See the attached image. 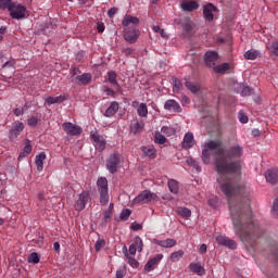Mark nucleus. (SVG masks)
I'll return each instance as SVG.
<instances>
[{
	"label": "nucleus",
	"mask_w": 278,
	"mask_h": 278,
	"mask_svg": "<svg viewBox=\"0 0 278 278\" xmlns=\"http://www.w3.org/2000/svg\"><path fill=\"white\" fill-rule=\"evenodd\" d=\"M239 121H240V123L247 124V123H249V116H247V114H244V112L240 111L239 112Z\"/></svg>",
	"instance_id": "obj_46"
},
{
	"label": "nucleus",
	"mask_w": 278,
	"mask_h": 278,
	"mask_svg": "<svg viewBox=\"0 0 278 278\" xmlns=\"http://www.w3.org/2000/svg\"><path fill=\"white\" fill-rule=\"evenodd\" d=\"M187 164L195 168L197 173H201V166H199V163L194 159H187Z\"/></svg>",
	"instance_id": "obj_36"
},
{
	"label": "nucleus",
	"mask_w": 278,
	"mask_h": 278,
	"mask_svg": "<svg viewBox=\"0 0 278 278\" xmlns=\"http://www.w3.org/2000/svg\"><path fill=\"white\" fill-rule=\"evenodd\" d=\"M102 247H105V240L99 239L94 244L96 251H101Z\"/></svg>",
	"instance_id": "obj_47"
},
{
	"label": "nucleus",
	"mask_w": 278,
	"mask_h": 278,
	"mask_svg": "<svg viewBox=\"0 0 278 278\" xmlns=\"http://www.w3.org/2000/svg\"><path fill=\"white\" fill-rule=\"evenodd\" d=\"M241 94H242L243 97H247V96L251 94V88H249V87H243V89H242V91H241Z\"/></svg>",
	"instance_id": "obj_55"
},
{
	"label": "nucleus",
	"mask_w": 278,
	"mask_h": 278,
	"mask_svg": "<svg viewBox=\"0 0 278 278\" xmlns=\"http://www.w3.org/2000/svg\"><path fill=\"white\" fill-rule=\"evenodd\" d=\"M97 186L100 194V204L108 205V203H110V193L108 190V178L105 177L98 178Z\"/></svg>",
	"instance_id": "obj_4"
},
{
	"label": "nucleus",
	"mask_w": 278,
	"mask_h": 278,
	"mask_svg": "<svg viewBox=\"0 0 278 278\" xmlns=\"http://www.w3.org/2000/svg\"><path fill=\"white\" fill-rule=\"evenodd\" d=\"M273 210H274V214L278 216V198L274 201Z\"/></svg>",
	"instance_id": "obj_56"
},
{
	"label": "nucleus",
	"mask_w": 278,
	"mask_h": 278,
	"mask_svg": "<svg viewBox=\"0 0 278 278\" xmlns=\"http://www.w3.org/2000/svg\"><path fill=\"white\" fill-rule=\"evenodd\" d=\"M231 68V65L229 63H222L219 65H215L213 67L214 73H217L219 75L225 74L226 71H229Z\"/></svg>",
	"instance_id": "obj_26"
},
{
	"label": "nucleus",
	"mask_w": 278,
	"mask_h": 278,
	"mask_svg": "<svg viewBox=\"0 0 278 278\" xmlns=\"http://www.w3.org/2000/svg\"><path fill=\"white\" fill-rule=\"evenodd\" d=\"M164 108L165 110H173V108H175V100H167Z\"/></svg>",
	"instance_id": "obj_49"
},
{
	"label": "nucleus",
	"mask_w": 278,
	"mask_h": 278,
	"mask_svg": "<svg viewBox=\"0 0 278 278\" xmlns=\"http://www.w3.org/2000/svg\"><path fill=\"white\" fill-rule=\"evenodd\" d=\"M24 112L25 111L23 109L17 108L13 111V114H15V116H23Z\"/></svg>",
	"instance_id": "obj_54"
},
{
	"label": "nucleus",
	"mask_w": 278,
	"mask_h": 278,
	"mask_svg": "<svg viewBox=\"0 0 278 278\" xmlns=\"http://www.w3.org/2000/svg\"><path fill=\"white\" fill-rule=\"evenodd\" d=\"M199 8H200L199 2L194 0L182 1L180 3V9L182 10V12H194L195 10H199Z\"/></svg>",
	"instance_id": "obj_15"
},
{
	"label": "nucleus",
	"mask_w": 278,
	"mask_h": 278,
	"mask_svg": "<svg viewBox=\"0 0 278 278\" xmlns=\"http://www.w3.org/2000/svg\"><path fill=\"white\" fill-rule=\"evenodd\" d=\"M77 73H79V68H78V67H74V68L71 71L72 77H75V75H77Z\"/></svg>",
	"instance_id": "obj_63"
},
{
	"label": "nucleus",
	"mask_w": 278,
	"mask_h": 278,
	"mask_svg": "<svg viewBox=\"0 0 278 278\" xmlns=\"http://www.w3.org/2000/svg\"><path fill=\"white\" fill-rule=\"evenodd\" d=\"M230 214L236 236L245 244H253L260 238V226L253 220L249 203L229 202Z\"/></svg>",
	"instance_id": "obj_2"
},
{
	"label": "nucleus",
	"mask_w": 278,
	"mask_h": 278,
	"mask_svg": "<svg viewBox=\"0 0 278 278\" xmlns=\"http://www.w3.org/2000/svg\"><path fill=\"white\" fill-rule=\"evenodd\" d=\"M162 260H164V255L156 254L154 257H152L151 260H149L147 262V264L144 265V271L151 273L152 270H155L157 268V265L160 264V262H162Z\"/></svg>",
	"instance_id": "obj_12"
},
{
	"label": "nucleus",
	"mask_w": 278,
	"mask_h": 278,
	"mask_svg": "<svg viewBox=\"0 0 278 278\" xmlns=\"http://www.w3.org/2000/svg\"><path fill=\"white\" fill-rule=\"evenodd\" d=\"M90 138L93 142V147L96 148V151L103 153V151H105V144H106L103 136L99 135L98 132H93L90 135Z\"/></svg>",
	"instance_id": "obj_8"
},
{
	"label": "nucleus",
	"mask_w": 278,
	"mask_h": 278,
	"mask_svg": "<svg viewBox=\"0 0 278 278\" xmlns=\"http://www.w3.org/2000/svg\"><path fill=\"white\" fill-rule=\"evenodd\" d=\"M181 103L182 105H188L190 103V98L187 96H181Z\"/></svg>",
	"instance_id": "obj_57"
},
{
	"label": "nucleus",
	"mask_w": 278,
	"mask_h": 278,
	"mask_svg": "<svg viewBox=\"0 0 278 278\" xmlns=\"http://www.w3.org/2000/svg\"><path fill=\"white\" fill-rule=\"evenodd\" d=\"M106 169L111 175L118 172V165L121 164V155L113 153L106 160Z\"/></svg>",
	"instance_id": "obj_7"
},
{
	"label": "nucleus",
	"mask_w": 278,
	"mask_h": 278,
	"mask_svg": "<svg viewBox=\"0 0 278 278\" xmlns=\"http://www.w3.org/2000/svg\"><path fill=\"white\" fill-rule=\"evenodd\" d=\"M143 129H144V122L143 121L135 122V123L130 124V131L135 136H138V134H142Z\"/></svg>",
	"instance_id": "obj_23"
},
{
	"label": "nucleus",
	"mask_w": 278,
	"mask_h": 278,
	"mask_svg": "<svg viewBox=\"0 0 278 278\" xmlns=\"http://www.w3.org/2000/svg\"><path fill=\"white\" fill-rule=\"evenodd\" d=\"M207 203H208L210 207L216 208L218 200L216 198H211V199H208Z\"/></svg>",
	"instance_id": "obj_51"
},
{
	"label": "nucleus",
	"mask_w": 278,
	"mask_h": 278,
	"mask_svg": "<svg viewBox=\"0 0 278 278\" xmlns=\"http://www.w3.org/2000/svg\"><path fill=\"white\" fill-rule=\"evenodd\" d=\"M182 147L184 149H192V147H194V135L191 132L186 134L182 141Z\"/></svg>",
	"instance_id": "obj_24"
},
{
	"label": "nucleus",
	"mask_w": 278,
	"mask_h": 278,
	"mask_svg": "<svg viewBox=\"0 0 278 278\" xmlns=\"http://www.w3.org/2000/svg\"><path fill=\"white\" fill-rule=\"evenodd\" d=\"M124 54L129 58V55H132L134 54V49L131 48H126L124 49Z\"/></svg>",
	"instance_id": "obj_58"
},
{
	"label": "nucleus",
	"mask_w": 278,
	"mask_h": 278,
	"mask_svg": "<svg viewBox=\"0 0 278 278\" xmlns=\"http://www.w3.org/2000/svg\"><path fill=\"white\" fill-rule=\"evenodd\" d=\"M116 77H117L116 72L114 71L108 72V81H110V84L115 87L117 92H121V85L118 84V80L116 79Z\"/></svg>",
	"instance_id": "obj_20"
},
{
	"label": "nucleus",
	"mask_w": 278,
	"mask_h": 278,
	"mask_svg": "<svg viewBox=\"0 0 278 278\" xmlns=\"http://www.w3.org/2000/svg\"><path fill=\"white\" fill-rule=\"evenodd\" d=\"M66 101V97L59 96V97H48L45 100L46 105H53L55 103H64Z\"/></svg>",
	"instance_id": "obj_25"
},
{
	"label": "nucleus",
	"mask_w": 278,
	"mask_h": 278,
	"mask_svg": "<svg viewBox=\"0 0 278 278\" xmlns=\"http://www.w3.org/2000/svg\"><path fill=\"white\" fill-rule=\"evenodd\" d=\"M142 151L148 157H155V148H142Z\"/></svg>",
	"instance_id": "obj_40"
},
{
	"label": "nucleus",
	"mask_w": 278,
	"mask_h": 278,
	"mask_svg": "<svg viewBox=\"0 0 278 278\" xmlns=\"http://www.w3.org/2000/svg\"><path fill=\"white\" fill-rule=\"evenodd\" d=\"M190 270L191 273H195L197 275H205V268H203V266H201V263H193L190 264Z\"/></svg>",
	"instance_id": "obj_27"
},
{
	"label": "nucleus",
	"mask_w": 278,
	"mask_h": 278,
	"mask_svg": "<svg viewBox=\"0 0 278 278\" xmlns=\"http://www.w3.org/2000/svg\"><path fill=\"white\" fill-rule=\"evenodd\" d=\"M118 108H119L118 102L116 101L111 102L110 106L104 112V116H106V118H112V116H114V114L118 112Z\"/></svg>",
	"instance_id": "obj_22"
},
{
	"label": "nucleus",
	"mask_w": 278,
	"mask_h": 278,
	"mask_svg": "<svg viewBox=\"0 0 278 278\" xmlns=\"http://www.w3.org/2000/svg\"><path fill=\"white\" fill-rule=\"evenodd\" d=\"M176 213L182 218H190L192 216V211H190L188 207H178Z\"/></svg>",
	"instance_id": "obj_30"
},
{
	"label": "nucleus",
	"mask_w": 278,
	"mask_h": 278,
	"mask_svg": "<svg viewBox=\"0 0 278 278\" xmlns=\"http://www.w3.org/2000/svg\"><path fill=\"white\" fill-rule=\"evenodd\" d=\"M200 253L203 255L205 253H207V244L203 243L200 247Z\"/></svg>",
	"instance_id": "obj_60"
},
{
	"label": "nucleus",
	"mask_w": 278,
	"mask_h": 278,
	"mask_svg": "<svg viewBox=\"0 0 278 278\" xmlns=\"http://www.w3.org/2000/svg\"><path fill=\"white\" fill-rule=\"evenodd\" d=\"M216 242L222 244L223 247H228V249H237L238 247L236 241L225 237L224 235H218L216 237Z\"/></svg>",
	"instance_id": "obj_16"
},
{
	"label": "nucleus",
	"mask_w": 278,
	"mask_h": 278,
	"mask_svg": "<svg viewBox=\"0 0 278 278\" xmlns=\"http://www.w3.org/2000/svg\"><path fill=\"white\" fill-rule=\"evenodd\" d=\"M204 62L208 68H214L216 66V62H218V52L216 51H207L204 54Z\"/></svg>",
	"instance_id": "obj_14"
},
{
	"label": "nucleus",
	"mask_w": 278,
	"mask_h": 278,
	"mask_svg": "<svg viewBox=\"0 0 278 278\" xmlns=\"http://www.w3.org/2000/svg\"><path fill=\"white\" fill-rule=\"evenodd\" d=\"M127 275V269L125 267H121L116 271V278H124Z\"/></svg>",
	"instance_id": "obj_45"
},
{
	"label": "nucleus",
	"mask_w": 278,
	"mask_h": 278,
	"mask_svg": "<svg viewBox=\"0 0 278 278\" xmlns=\"http://www.w3.org/2000/svg\"><path fill=\"white\" fill-rule=\"evenodd\" d=\"M162 134H164V136H173L175 134V128H170L168 126H163L161 129Z\"/></svg>",
	"instance_id": "obj_38"
},
{
	"label": "nucleus",
	"mask_w": 278,
	"mask_h": 278,
	"mask_svg": "<svg viewBox=\"0 0 278 278\" xmlns=\"http://www.w3.org/2000/svg\"><path fill=\"white\" fill-rule=\"evenodd\" d=\"M218 12V8L214 5L213 3H207L203 5V16L204 20L207 21V23H212L214 21V14Z\"/></svg>",
	"instance_id": "obj_11"
},
{
	"label": "nucleus",
	"mask_w": 278,
	"mask_h": 278,
	"mask_svg": "<svg viewBox=\"0 0 278 278\" xmlns=\"http://www.w3.org/2000/svg\"><path fill=\"white\" fill-rule=\"evenodd\" d=\"M27 155H29V153H31V141L26 140L25 142V147L23 150Z\"/></svg>",
	"instance_id": "obj_48"
},
{
	"label": "nucleus",
	"mask_w": 278,
	"mask_h": 278,
	"mask_svg": "<svg viewBox=\"0 0 278 278\" xmlns=\"http://www.w3.org/2000/svg\"><path fill=\"white\" fill-rule=\"evenodd\" d=\"M129 216H131V210L125 208L122 211L119 218H121V220H127V218H129Z\"/></svg>",
	"instance_id": "obj_41"
},
{
	"label": "nucleus",
	"mask_w": 278,
	"mask_h": 278,
	"mask_svg": "<svg viewBox=\"0 0 278 278\" xmlns=\"http://www.w3.org/2000/svg\"><path fill=\"white\" fill-rule=\"evenodd\" d=\"M90 201V193L84 191L78 195L77 201L74 204L76 212H81L86 208V203Z\"/></svg>",
	"instance_id": "obj_10"
},
{
	"label": "nucleus",
	"mask_w": 278,
	"mask_h": 278,
	"mask_svg": "<svg viewBox=\"0 0 278 278\" xmlns=\"http://www.w3.org/2000/svg\"><path fill=\"white\" fill-rule=\"evenodd\" d=\"M175 257H176V258H177V257H179V258L184 257V251H178V252H176V253H175Z\"/></svg>",
	"instance_id": "obj_64"
},
{
	"label": "nucleus",
	"mask_w": 278,
	"mask_h": 278,
	"mask_svg": "<svg viewBox=\"0 0 278 278\" xmlns=\"http://www.w3.org/2000/svg\"><path fill=\"white\" fill-rule=\"evenodd\" d=\"M155 244L159 247H163V249H170L175 244V240L173 239H165V240H156Z\"/></svg>",
	"instance_id": "obj_28"
},
{
	"label": "nucleus",
	"mask_w": 278,
	"mask_h": 278,
	"mask_svg": "<svg viewBox=\"0 0 278 278\" xmlns=\"http://www.w3.org/2000/svg\"><path fill=\"white\" fill-rule=\"evenodd\" d=\"M136 251H138V250H137L136 247L132 245V243H131L130 247H129V254H130V255H135V254H136Z\"/></svg>",
	"instance_id": "obj_61"
},
{
	"label": "nucleus",
	"mask_w": 278,
	"mask_h": 278,
	"mask_svg": "<svg viewBox=\"0 0 278 278\" xmlns=\"http://www.w3.org/2000/svg\"><path fill=\"white\" fill-rule=\"evenodd\" d=\"M222 144L223 142L220 140H211L204 143L202 161L204 164H208L212 155L211 151H215V170L219 175L217 182L223 194L228 199L237 194L244 197L249 194V188L242 184H238L236 178H232L235 175H240L242 170L240 161H227L239 160V157H242L244 150L240 146H232L225 152V148Z\"/></svg>",
	"instance_id": "obj_1"
},
{
	"label": "nucleus",
	"mask_w": 278,
	"mask_h": 278,
	"mask_svg": "<svg viewBox=\"0 0 278 278\" xmlns=\"http://www.w3.org/2000/svg\"><path fill=\"white\" fill-rule=\"evenodd\" d=\"M9 12L11 18H14L15 21L27 18V8H25L23 4L12 2V4L9 7Z\"/></svg>",
	"instance_id": "obj_5"
},
{
	"label": "nucleus",
	"mask_w": 278,
	"mask_h": 278,
	"mask_svg": "<svg viewBox=\"0 0 278 278\" xmlns=\"http://www.w3.org/2000/svg\"><path fill=\"white\" fill-rule=\"evenodd\" d=\"M140 229H142V225H140V224H132L131 225V230L132 231H140Z\"/></svg>",
	"instance_id": "obj_59"
},
{
	"label": "nucleus",
	"mask_w": 278,
	"mask_h": 278,
	"mask_svg": "<svg viewBox=\"0 0 278 278\" xmlns=\"http://www.w3.org/2000/svg\"><path fill=\"white\" fill-rule=\"evenodd\" d=\"M265 178L268 184H277L278 181V169H268L265 173Z\"/></svg>",
	"instance_id": "obj_21"
},
{
	"label": "nucleus",
	"mask_w": 278,
	"mask_h": 278,
	"mask_svg": "<svg viewBox=\"0 0 278 278\" xmlns=\"http://www.w3.org/2000/svg\"><path fill=\"white\" fill-rule=\"evenodd\" d=\"M12 0H0V10H9L10 5H12Z\"/></svg>",
	"instance_id": "obj_39"
},
{
	"label": "nucleus",
	"mask_w": 278,
	"mask_h": 278,
	"mask_svg": "<svg viewBox=\"0 0 278 278\" xmlns=\"http://www.w3.org/2000/svg\"><path fill=\"white\" fill-rule=\"evenodd\" d=\"M72 81H74L78 86H88V84L92 81V74L85 73L83 75H78Z\"/></svg>",
	"instance_id": "obj_17"
},
{
	"label": "nucleus",
	"mask_w": 278,
	"mask_h": 278,
	"mask_svg": "<svg viewBox=\"0 0 278 278\" xmlns=\"http://www.w3.org/2000/svg\"><path fill=\"white\" fill-rule=\"evenodd\" d=\"M167 186H168L170 192H175V180L174 179L168 180Z\"/></svg>",
	"instance_id": "obj_53"
},
{
	"label": "nucleus",
	"mask_w": 278,
	"mask_h": 278,
	"mask_svg": "<svg viewBox=\"0 0 278 278\" xmlns=\"http://www.w3.org/2000/svg\"><path fill=\"white\" fill-rule=\"evenodd\" d=\"M102 90L105 92L108 97H115L116 91L108 86H103Z\"/></svg>",
	"instance_id": "obj_44"
},
{
	"label": "nucleus",
	"mask_w": 278,
	"mask_h": 278,
	"mask_svg": "<svg viewBox=\"0 0 278 278\" xmlns=\"http://www.w3.org/2000/svg\"><path fill=\"white\" fill-rule=\"evenodd\" d=\"M112 212H114V203H110L109 208L104 211L105 223L112 218Z\"/></svg>",
	"instance_id": "obj_34"
},
{
	"label": "nucleus",
	"mask_w": 278,
	"mask_h": 278,
	"mask_svg": "<svg viewBox=\"0 0 278 278\" xmlns=\"http://www.w3.org/2000/svg\"><path fill=\"white\" fill-rule=\"evenodd\" d=\"M132 245L135 247V249H136L139 253H142V247H144V244L142 243V238H140V237H135V238H134Z\"/></svg>",
	"instance_id": "obj_32"
},
{
	"label": "nucleus",
	"mask_w": 278,
	"mask_h": 278,
	"mask_svg": "<svg viewBox=\"0 0 278 278\" xmlns=\"http://www.w3.org/2000/svg\"><path fill=\"white\" fill-rule=\"evenodd\" d=\"M257 55H260L257 50H249L244 53L245 60H257Z\"/></svg>",
	"instance_id": "obj_33"
},
{
	"label": "nucleus",
	"mask_w": 278,
	"mask_h": 278,
	"mask_svg": "<svg viewBox=\"0 0 278 278\" xmlns=\"http://www.w3.org/2000/svg\"><path fill=\"white\" fill-rule=\"evenodd\" d=\"M38 125V117L37 116H30L27 121L28 127H36Z\"/></svg>",
	"instance_id": "obj_43"
},
{
	"label": "nucleus",
	"mask_w": 278,
	"mask_h": 278,
	"mask_svg": "<svg viewBox=\"0 0 278 278\" xmlns=\"http://www.w3.org/2000/svg\"><path fill=\"white\" fill-rule=\"evenodd\" d=\"M63 130L67 136H81V127L71 123V122H65L62 124Z\"/></svg>",
	"instance_id": "obj_9"
},
{
	"label": "nucleus",
	"mask_w": 278,
	"mask_h": 278,
	"mask_svg": "<svg viewBox=\"0 0 278 278\" xmlns=\"http://www.w3.org/2000/svg\"><path fill=\"white\" fill-rule=\"evenodd\" d=\"M151 201H157V194L151 192L150 190L142 191L134 199V203L137 205H144L147 203H151Z\"/></svg>",
	"instance_id": "obj_6"
},
{
	"label": "nucleus",
	"mask_w": 278,
	"mask_h": 278,
	"mask_svg": "<svg viewBox=\"0 0 278 278\" xmlns=\"http://www.w3.org/2000/svg\"><path fill=\"white\" fill-rule=\"evenodd\" d=\"M138 23H140V20L131 15H126L122 21L123 27H126L124 29V40L129 42V45H136V42H138V38H140V29L136 28V26H129L138 25Z\"/></svg>",
	"instance_id": "obj_3"
},
{
	"label": "nucleus",
	"mask_w": 278,
	"mask_h": 278,
	"mask_svg": "<svg viewBox=\"0 0 278 278\" xmlns=\"http://www.w3.org/2000/svg\"><path fill=\"white\" fill-rule=\"evenodd\" d=\"M28 263L29 264H40V256H38V253L33 252L28 256Z\"/></svg>",
	"instance_id": "obj_35"
},
{
	"label": "nucleus",
	"mask_w": 278,
	"mask_h": 278,
	"mask_svg": "<svg viewBox=\"0 0 278 278\" xmlns=\"http://www.w3.org/2000/svg\"><path fill=\"white\" fill-rule=\"evenodd\" d=\"M116 12H118V9H117V8H111V9L108 11V16H109V18H114Z\"/></svg>",
	"instance_id": "obj_52"
},
{
	"label": "nucleus",
	"mask_w": 278,
	"mask_h": 278,
	"mask_svg": "<svg viewBox=\"0 0 278 278\" xmlns=\"http://www.w3.org/2000/svg\"><path fill=\"white\" fill-rule=\"evenodd\" d=\"M138 116L141 118H147L149 115V108H147V103H140L139 108L137 109Z\"/></svg>",
	"instance_id": "obj_29"
},
{
	"label": "nucleus",
	"mask_w": 278,
	"mask_h": 278,
	"mask_svg": "<svg viewBox=\"0 0 278 278\" xmlns=\"http://www.w3.org/2000/svg\"><path fill=\"white\" fill-rule=\"evenodd\" d=\"M125 257H127L128 264L131 266V268H138V266H140V263H138L136 258L129 256L127 253H125Z\"/></svg>",
	"instance_id": "obj_37"
},
{
	"label": "nucleus",
	"mask_w": 278,
	"mask_h": 278,
	"mask_svg": "<svg viewBox=\"0 0 278 278\" xmlns=\"http://www.w3.org/2000/svg\"><path fill=\"white\" fill-rule=\"evenodd\" d=\"M271 53L273 55H276V58L278 56V41H274L271 45Z\"/></svg>",
	"instance_id": "obj_50"
},
{
	"label": "nucleus",
	"mask_w": 278,
	"mask_h": 278,
	"mask_svg": "<svg viewBox=\"0 0 278 278\" xmlns=\"http://www.w3.org/2000/svg\"><path fill=\"white\" fill-rule=\"evenodd\" d=\"M186 88H188V90H190V92H192V94H197L198 92L201 91V86H199V84L192 83V81H187Z\"/></svg>",
	"instance_id": "obj_31"
},
{
	"label": "nucleus",
	"mask_w": 278,
	"mask_h": 278,
	"mask_svg": "<svg viewBox=\"0 0 278 278\" xmlns=\"http://www.w3.org/2000/svg\"><path fill=\"white\" fill-rule=\"evenodd\" d=\"M45 160H47V154L45 152L39 153L35 157V164L37 166V170L41 173L45 169Z\"/></svg>",
	"instance_id": "obj_19"
},
{
	"label": "nucleus",
	"mask_w": 278,
	"mask_h": 278,
	"mask_svg": "<svg viewBox=\"0 0 278 278\" xmlns=\"http://www.w3.org/2000/svg\"><path fill=\"white\" fill-rule=\"evenodd\" d=\"M5 35V27H0V42L3 40V36Z\"/></svg>",
	"instance_id": "obj_62"
},
{
	"label": "nucleus",
	"mask_w": 278,
	"mask_h": 278,
	"mask_svg": "<svg viewBox=\"0 0 278 278\" xmlns=\"http://www.w3.org/2000/svg\"><path fill=\"white\" fill-rule=\"evenodd\" d=\"M155 142L157 144H165L166 142V137H164V135L160 134V132H156L155 134Z\"/></svg>",
	"instance_id": "obj_42"
},
{
	"label": "nucleus",
	"mask_w": 278,
	"mask_h": 278,
	"mask_svg": "<svg viewBox=\"0 0 278 278\" xmlns=\"http://www.w3.org/2000/svg\"><path fill=\"white\" fill-rule=\"evenodd\" d=\"M23 129H25V124H23V122H18V121L14 122L9 132L10 140H16V138L21 136V132L23 131Z\"/></svg>",
	"instance_id": "obj_13"
},
{
	"label": "nucleus",
	"mask_w": 278,
	"mask_h": 278,
	"mask_svg": "<svg viewBox=\"0 0 278 278\" xmlns=\"http://www.w3.org/2000/svg\"><path fill=\"white\" fill-rule=\"evenodd\" d=\"M178 25H181L185 31L190 34V31L194 30V27H197V24L193 23L192 18L189 16L184 17L178 22Z\"/></svg>",
	"instance_id": "obj_18"
}]
</instances>
